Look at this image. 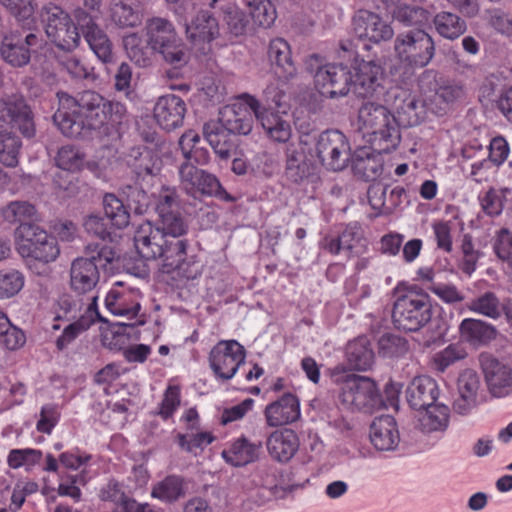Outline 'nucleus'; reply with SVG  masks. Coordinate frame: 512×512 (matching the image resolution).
<instances>
[{
    "label": "nucleus",
    "mask_w": 512,
    "mask_h": 512,
    "mask_svg": "<svg viewBox=\"0 0 512 512\" xmlns=\"http://www.w3.org/2000/svg\"><path fill=\"white\" fill-rule=\"evenodd\" d=\"M56 97L58 107L53 122L70 138H78L85 130L100 129L109 123L119 124L126 113L123 104L110 101L93 90L79 92L76 96L58 91Z\"/></svg>",
    "instance_id": "obj_1"
},
{
    "label": "nucleus",
    "mask_w": 512,
    "mask_h": 512,
    "mask_svg": "<svg viewBox=\"0 0 512 512\" xmlns=\"http://www.w3.org/2000/svg\"><path fill=\"white\" fill-rule=\"evenodd\" d=\"M360 130L369 136L368 142L379 153H390L401 142V133L396 116L376 102H364L358 110Z\"/></svg>",
    "instance_id": "obj_2"
},
{
    "label": "nucleus",
    "mask_w": 512,
    "mask_h": 512,
    "mask_svg": "<svg viewBox=\"0 0 512 512\" xmlns=\"http://www.w3.org/2000/svg\"><path fill=\"white\" fill-rule=\"evenodd\" d=\"M143 31L145 43L165 63L175 68L188 63L189 49L171 21L153 17L147 20Z\"/></svg>",
    "instance_id": "obj_3"
},
{
    "label": "nucleus",
    "mask_w": 512,
    "mask_h": 512,
    "mask_svg": "<svg viewBox=\"0 0 512 512\" xmlns=\"http://www.w3.org/2000/svg\"><path fill=\"white\" fill-rule=\"evenodd\" d=\"M84 256L74 259L70 267V286L78 294H89L100 279L99 269L107 266L117 258L111 245L88 243L84 248Z\"/></svg>",
    "instance_id": "obj_4"
},
{
    "label": "nucleus",
    "mask_w": 512,
    "mask_h": 512,
    "mask_svg": "<svg viewBox=\"0 0 512 512\" xmlns=\"http://www.w3.org/2000/svg\"><path fill=\"white\" fill-rule=\"evenodd\" d=\"M14 234L16 250L30 269L48 265L60 255L57 239L34 222L19 224Z\"/></svg>",
    "instance_id": "obj_5"
},
{
    "label": "nucleus",
    "mask_w": 512,
    "mask_h": 512,
    "mask_svg": "<svg viewBox=\"0 0 512 512\" xmlns=\"http://www.w3.org/2000/svg\"><path fill=\"white\" fill-rule=\"evenodd\" d=\"M419 85L425 93L427 109L436 116L446 115L465 96L463 85L453 80L438 79L435 70H425L419 79Z\"/></svg>",
    "instance_id": "obj_6"
},
{
    "label": "nucleus",
    "mask_w": 512,
    "mask_h": 512,
    "mask_svg": "<svg viewBox=\"0 0 512 512\" xmlns=\"http://www.w3.org/2000/svg\"><path fill=\"white\" fill-rule=\"evenodd\" d=\"M432 317V304L428 294L421 291H408L399 296L393 305L394 326L406 332H416L423 328Z\"/></svg>",
    "instance_id": "obj_7"
},
{
    "label": "nucleus",
    "mask_w": 512,
    "mask_h": 512,
    "mask_svg": "<svg viewBox=\"0 0 512 512\" xmlns=\"http://www.w3.org/2000/svg\"><path fill=\"white\" fill-rule=\"evenodd\" d=\"M41 18L48 39L58 49L74 51L80 44L81 32L77 21L60 6L49 3L42 7Z\"/></svg>",
    "instance_id": "obj_8"
},
{
    "label": "nucleus",
    "mask_w": 512,
    "mask_h": 512,
    "mask_svg": "<svg viewBox=\"0 0 512 512\" xmlns=\"http://www.w3.org/2000/svg\"><path fill=\"white\" fill-rule=\"evenodd\" d=\"M394 50L409 73L426 67L435 55V42L424 29H412L396 36Z\"/></svg>",
    "instance_id": "obj_9"
},
{
    "label": "nucleus",
    "mask_w": 512,
    "mask_h": 512,
    "mask_svg": "<svg viewBox=\"0 0 512 512\" xmlns=\"http://www.w3.org/2000/svg\"><path fill=\"white\" fill-rule=\"evenodd\" d=\"M339 400L350 410L371 413L383 405V400L375 381L354 373L343 377Z\"/></svg>",
    "instance_id": "obj_10"
},
{
    "label": "nucleus",
    "mask_w": 512,
    "mask_h": 512,
    "mask_svg": "<svg viewBox=\"0 0 512 512\" xmlns=\"http://www.w3.org/2000/svg\"><path fill=\"white\" fill-rule=\"evenodd\" d=\"M179 178L183 189L188 195L215 197L224 202H235L236 197L228 193L219 179L212 173L199 169L192 163L183 162L179 166Z\"/></svg>",
    "instance_id": "obj_11"
},
{
    "label": "nucleus",
    "mask_w": 512,
    "mask_h": 512,
    "mask_svg": "<svg viewBox=\"0 0 512 512\" xmlns=\"http://www.w3.org/2000/svg\"><path fill=\"white\" fill-rule=\"evenodd\" d=\"M315 151L322 166L330 171L345 169L351 160L349 140L336 129H328L318 135Z\"/></svg>",
    "instance_id": "obj_12"
},
{
    "label": "nucleus",
    "mask_w": 512,
    "mask_h": 512,
    "mask_svg": "<svg viewBox=\"0 0 512 512\" xmlns=\"http://www.w3.org/2000/svg\"><path fill=\"white\" fill-rule=\"evenodd\" d=\"M188 246L184 238L167 237L163 252L157 259L161 261L160 270L166 274L177 271L178 275L187 280L196 279L201 274L200 265L194 257H188Z\"/></svg>",
    "instance_id": "obj_13"
},
{
    "label": "nucleus",
    "mask_w": 512,
    "mask_h": 512,
    "mask_svg": "<svg viewBox=\"0 0 512 512\" xmlns=\"http://www.w3.org/2000/svg\"><path fill=\"white\" fill-rule=\"evenodd\" d=\"M73 16L80 27L81 36L95 56L103 63L112 62L114 57L113 44L105 30L98 23V17L88 13L82 7L75 9Z\"/></svg>",
    "instance_id": "obj_14"
},
{
    "label": "nucleus",
    "mask_w": 512,
    "mask_h": 512,
    "mask_svg": "<svg viewBox=\"0 0 512 512\" xmlns=\"http://www.w3.org/2000/svg\"><path fill=\"white\" fill-rule=\"evenodd\" d=\"M17 128L24 137L35 135L32 111L23 97L0 98V134Z\"/></svg>",
    "instance_id": "obj_15"
},
{
    "label": "nucleus",
    "mask_w": 512,
    "mask_h": 512,
    "mask_svg": "<svg viewBox=\"0 0 512 512\" xmlns=\"http://www.w3.org/2000/svg\"><path fill=\"white\" fill-rule=\"evenodd\" d=\"M245 349L236 340L220 341L210 351L209 364L214 374L222 379H231L245 362Z\"/></svg>",
    "instance_id": "obj_16"
},
{
    "label": "nucleus",
    "mask_w": 512,
    "mask_h": 512,
    "mask_svg": "<svg viewBox=\"0 0 512 512\" xmlns=\"http://www.w3.org/2000/svg\"><path fill=\"white\" fill-rule=\"evenodd\" d=\"M253 112L266 135L275 142L285 143L291 137V126L279 115V110H265L254 96L243 93L239 96Z\"/></svg>",
    "instance_id": "obj_17"
},
{
    "label": "nucleus",
    "mask_w": 512,
    "mask_h": 512,
    "mask_svg": "<svg viewBox=\"0 0 512 512\" xmlns=\"http://www.w3.org/2000/svg\"><path fill=\"white\" fill-rule=\"evenodd\" d=\"M41 44L42 38L39 34L29 32L21 36L12 33L3 37L0 55L12 67H24L30 62L31 49L41 47Z\"/></svg>",
    "instance_id": "obj_18"
},
{
    "label": "nucleus",
    "mask_w": 512,
    "mask_h": 512,
    "mask_svg": "<svg viewBox=\"0 0 512 512\" xmlns=\"http://www.w3.org/2000/svg\"><path fill=\"white\" fill-rule=\"evenodd\" d=\"M308 143L300 138L297 143H290L285 150V176L296 184L317 177V166L307 156Z\"/></svg>",
    "instance_id": "obj_19"
},
{
    "label": "nucleus",
    "mask_w": 512,
    "mask_h": 512,
    "mask_svg": "<svg viewBox=\"0 0 512 512\" xmlns=\"http://www.w3.org/2000/svg\"><path fill=\"white\" fill-rule=\"evenodd\" d=\"M353 31L360 40L379 44L393 38L394 30L379 14L367 9L358 10L352 19Z\"/></svg>",
    "instance_id": "obj_20"
},
{
    "label": "nucleus",
    "mask_w": 512,
    "mask_h": 512,
    "mask_svg": "<svg viewBox=\"0 0 512 512\" xmlns=\"http://www.w3.org/2000/svg\"><path fill=\"white\" fill-rule=\"evenodd\" d=\"M318 92L330 99L346 96L352 87V73L343 64H328L325 71L317 75Z\"/></svg>",
    "instance_id": "obj_21"
},
{
    "label": "nucleus",
    "mask_w": 512,
    "mask_h": 512,
    "mask_svg": "<svg viewBox=\"0 0 512 512\" xmlns=\"http://www.w3.org/2000/svg\"><path fill=\"white\" fill-rule=\"evenodd\" d=\"M384 69L374 60H361L352 75V88L360 97H373L384 90Z\"/></svg>",
    "instance_id": "obj_22"
},
{
    "label": "nucleus",
    "mask_w": 512,
    "mask_h": 512,
    "mask_svg": "<svg viewBox=\"0 0 512 512\" xmlns=\"http://www.w3.org/2000/svg\"><path fill=\"white\" fill-rule=\"evenodd\" d=\"M323 247L331 254L345 253L347 257L359 256L367 249V240L357 223L348 224L336 237L324 238Z\"/></svg>",
    "instance_id": "obj_23"
},
{
    "label": "nucleus",
    "mask_w": 512,
    "mask_h": 512,
    "mask_svg": "<svg viewBox=\"0 0 512 512\" xmlns=\"http://www.w3.org/2000/svg\"><path fill=\"white\" fill-rule=\"evenodd\" d=\"M151 158L148 157L145 164H140L135 169L136 180L133 184L125 185L122 193L126 197L127 206L137 215H143L151 205V197L143 186L147 178L150 180L155 175L154 165H150Z\"/></svg>",
    "instance_id": "obj_24"
},
{
    "label": "nucleus",
    "mask_w": 512,
    "mask_h": 512,
    "mask_svg": "<svg viewBox=\"0 0 512 512\" xmlns=\"http://www.w3.org/2000/svg\"><path fill=\"white\" fill-rule=\"evenodd\" d=\"M186 112L185 101L175 94L159 97L153 109L156 123L168 132L183 125Z\"/></svg>",
    "instance_id": "obj_25"
},
{
    "label": "nucleus",
    "mask_w": 512,
    "mask_h": 512,
    "mask_svg": "<svg viewBox=\"0 0 512 512\" xmlns=\"http://www.w3.org/2000/svg\"><path fill=\"white\" fill-rule=\"evenodd\" d=\"M481 366L492 396L501 398L512 393V368L509 365L487 356L481 360Z\"/></svg>",
    "instance_id": "obj_26"
},
{
    "label": "nucleus",
    "mask_w": 512,
    "mask_h": 512,
    "mask_svg": "<svg viewBox=\"0 0 512 512\" xmlns=\"http://www.w3.org/2000/svg\"><path fill=\"white\" fill-rule=\"evenodd\" d=\"M167 236L151 222L141 223L134 233V245L139 255L146 260H157L163 252Z\"/></svg>",
    "instance_id": "obj_27"
},
{
    "label": "nucleus",
    "mask_w": 512,
    "mask_h": 512,
    "mask_svg": "<svg viewBox=\"0 0 512 512\" xmlns=\"http://www.w3.org/2000/svg\"><path fill=\"white\" fill-rule=\"evenodd\" d=\"M108 16L117 28L134 29L143 22L144 6L139 0H110Z\"/></svg>",
    "instance_id": "obj_28"
},
{
    "label": "nucleus",
    "mask_w": 512,
    "mask_h": 512,
    "mask_svg": "<svg viewBox=\"0 0 512 512\" xmlns=\"http://www.w3.org/2000/svg\"><path fill=\"white\" fill-rule=\"evenodd\" d=\"M439 394L437 382L429 376L413 378L405 390L408 405L417 411L431 407L437 401Z\"/></svg>",
    "instance_id": "obj_29"
},
{
    "label": "nucleus",
    "mask_w": 512,
    "mask_h": 512,
    "mask_svg": "<svg viewBox=\"0 0 512 512\" xmlns=\"http://www.w3.org/2000/svg\"><path fill=\"white\" fill-rule=\"evenodd\" d=\"M396 120L400 126L414 127L422 123L426 117L425 99L420 101L406 91L395 95Z\"/></svg>",
    "instance_id": "obj_30"
},
{
    "label": "nucleus",
    "mask_w": 512,
    "mask_h": 512,
    "mask_svg": "<svg viewBox=\"0 0 512 512\" xmlns=\"http://www.w3.org/2000/svg\"><path fill=\"white\" fill-rule=\"evenodd\" d=\"M369 437L373 446L379 451H393L400 442L397 422L390 415L374 419L370 425Z\"/></svg>",
    "instance_id": "obj_31"
},
{
    "label": "nucleus",
    "mask_w": 512,
    "mask_h": 512,
    "mask_svg": "<svg viewBox=\"0 0 512 512\" xmlns=\"http://www.w3.org/2000/svg\"><path fill=\"white\" fill-rule=\"evenodd\" d=\"M267 424L277 427L292 423L300 417V403L292 393H285L280 399L266 406Z\"/></svg>",
    "instance_id": "obj_32"
},
{
    "label": "nucleus",
    "mask_w": 512,
    "mask_h": 512,
    "mask_svg": "<svg viewBox=\"0 0 512 512\" xmlns=\"http://www.w3.org/2000/svg\"><path fill=\"white\" fill-rule=\"evenodd\" d=\"M270 456L278 462H288L299 449V439L292 429L276 430L266 442Z\"/></svg>",
    "instance_id": "obj_33"
},
{
    "label": "nucleus",
    "mask_w": 512,
    "mask_h": 512,
    "mask_svg": "<svg viewBox=\"0 0 512 512\" xmlns=\"http://www.w3.org/2000/svg\"><path fill=\"white\" fill-rule=\"evenodd\" d=\"M248 108L245 103L225 106L220 111L217 122L221 123L230 134L247 135L253 127V118Z\"/></svg>",
    "instance_id": "obj_34"
},
{
    "label": "nucleus",
    "mask_w": 512,
    "mask_h": 512,
    "mask_svg": "<svg viewBox=\"0 0 512 512\" xmlns=\"http://www.w3.org/2000/svg\"><path fill=\"white\" fill-rule=\"evenodd\" d=\"M268 57L272 65L276 67V75L289 81L296 77L297 68L292 60L291 48L283 38L271 40L268 47Z\"/></svg>",
    "instance_id": "obj_35"
},
{
    "label": "nucleus",
    "mask_w": 512,
    "mask_h": 512,
    "mask_svg": "<svg viewBox=\"0 0 512 512\" xmlns=\"http://www.w3.org/2000/svg\"><path fill=\"white\" fill-rule=\"evenodd\" d=\"M262 442H251L242 436L236 439L228 449L222 451L223 459L234 467H243L259 459Z\"/></svg>",
    "instance_id": "obj_36"
},
{
    "label": "nucleus",
    "mask_w": 512,
    "mask_h": 512,
    "mask_svg": "<svg viewBox=\"0 0 512 512\" xmlns=\"http://www.w3.org/2000/svg\"><path fill=\"white\" fill-rule=\"evenodd\" d=\"M89 301L90 302L87 304L84 315L66 326L62 334L57 338L56 347L58 350H64L81 332L87 330L96 321L106 322L97 310V297H94Z\"/></svg>",
    "instance_id": "obj_37"
},
{
    "label": "nucleus",
    "mask_w": 512,
    "mask_h": 512,
    "mask_svg": "<svg viewBox=\"0 0 512 512\" xmlns=\"http://www.w3.org/2000/svg\"><path fill=\"white\" fill-rule=\"evenodd\" d=\"M186 34L193 43H210L219 35L218 21L210 11L201 10L186 25Z\"/></svg>",
    "instance_id": "obj_38"
},
{
    "label": "nucleus",
    "mask_w": 512,
    "mask_h": 512,
    "mask_svg": "<svg viewBox=\"0 0 512 512\" xmlns=\"http://www.w3.org/2000/svg\"><path fill=\"white\" fill-rule=\"evenodd\" d=\"M460 333L463 339L471 344H486L495 339L497 330L485 321L467 318L460 324Z\"/></svg>",
    "instance_id": "obj_39"
},
{
    "label": "nucleus",
    "mask_w": 512,
    "mask_h": 512,
    "mask_svg": "<svg viewBox=\"0 0 512 512\" xmlns=\"http://www.w3.org/2000/svg\"><path fill=\"white\" fill-rule=\"evenodd\" d=\"M346 357L351 369L366 371L374 363V352L366 338H358L348 343Z\"/></svg>",
    "instance_id": "obj_40"
},
{
    "label": "nucleus",
    "mask_w": 512,
    "mask_h": 512,
    "mask_svg": "<svg viewBox=\"0 0 512 512\" xmlns=\"http://www.w3.org/2000/svg\"><path fill=\"white\" fill-rule=\"evenodd\" d=\"M200 136L193 130L185 132L179 139V147L182 151L185 162L192 163L194 166H204L210 162L209 151L199 146Z\"/></svg>",
    "instance_id": "obj_41"
},
{
    "label": "nucleus",
    "mask_w": 512,
    "mask_h": 512,
    "mask_svg": "<svg viewBox=\"0 0 512 512\" xmlns=\"http://www.w3.org/2000/svg\"><path fill=\"white\" fill-rule=\"evenodd\" d=\"M383 170L381 160L365 149L356 152L352 158V171L354 175L364 181H374Z\"/></svg>",
    "instance_id": "obj_42"
},
{
    "label": "nucleus",
    "mask_w": 512,
    "mask_h": 512,
    "mask_svg": "<svg viewBox=\"0 0 512 512\" xmlns=\"http://www.w3.org/2000/svg\"><path fill=\"white\" fill-rule=\"evenodd\" d=\"M433 23L440 36L449 40H455L467 30L464 19L455 13L441 11L434 16Z\"/></svg>",
    "instance_id": "obj_43"
},
{
    "label": "nucleus",
    "mask_w": 512,
    "mask_h": 512,
    "mask_svg": "<svg viewBox=\"0 0 512 512\" xmlns=\"http://www.w3.org/2000/svg\"><path fill=\"white\" fill-rule=\"evenodd\" d=\"M425 413L419 418V425L423 432L431 433L443 431L449 423L450 409L447 405L437 404L424 408Z\"/></svg>",
    "instance_id": "obj_44"
},
{
    "label": "nucleus",
    "mask_w": 512,
    "mask_h": 512,
    "mask_svg": "<svg viewBox=\"0 0 512 512\" xmlns=\"http://www.w3.org/2000/svg\"><path fill=\"white\" fill-rule=\"evenodd\" d=\"M105 217L117 229H123L130 223V213L127 207L113 193H106L102 200Z\"/></svg>",
    "instance_id": "obj_45"
},
{
    "label": "nucleus",
    "mask_w": 512,
    "mask_h": 512,
    "mask_svg": "<svg viewBox=\"0 0 512 512\" xmlns=\"http://www.w3.org/2000/svg\"><path fill=\"white\" fill-rule=\"evenodd\" d=\"M392 17L405 27L422 29L428 23L430 13L423 7L403 4L394 8Z\"/></svg>",
    "instance_id": "obj_46"
},
{
    "label": "nucleus",
    "mask_w": 512,
    "mask_h": 512,
    "mask_svg": "<svg viewBox=\"0 0 512 512\" xmlns=\"http://www.w3.org/2000/svg\"><path fill=\"white\" fill-rule=\"evenodd\" d=\"M0 3L23 28L32 30L36 27L33 0H0Z\"/></svg>",
    "instance_id": "obj_47"
},
{
    "label": "nucleus",
    "mask_w": 512,
    "mask_h": 512,
    "mask_svg": "<svg viewBox=\"0 0 512 512\" xmlns=\"http://www.w3.org/2000/svg\"><path fill=\"white\" fill-rule=\"evenodd\" d=\"M502 306L499 297L491 291H487L472 299L467 305L470 311L494 320L501 317Z\"/></svg>",
    "instance_id": "obj_48"
},
{
    "label": "nucleus",
    "mask_w": 512,
    "mask_h": 512,
    "mask_svg": "<svg viewBox=\"0 0 512 512\" xmlns=\"http://www.w3.org/2000/svg\"><path fill=\"white\" fill-rule=\"evenodd\" d=\"M97 297L96 295H88L86 301L79 296L63 294L58 299L59 314L56 319L66 318L67 320H78L83 316L87 308L89 300Z\"/></svg>",
    "instance_id": "obj_49"
},
{
    "label": "nucleus",
    "mask_w": 512,
    "mask_h": 512,
    "mask_svg": "<svg viewBox=\"0 0 512 512\" xmlns=\"http://www.w3.org/2000/svg\"><path fill=\"white\" fill-rule=\"evenodd\" d=\"M409 351L408 341L397 334L385 333L378 340V353L383 358H400Z\"/></svg>",
    "instance_id": "obj_50"
},
{
    "label": "nucleus",
    "mask_w": 512,
    "mask_h": 512,
    "mask_svg": "<svg viewBox=\"0 0 512 512\" xmlns=\"http://www.w3.org/2000/svg\"><path fill=\"white\" fill-rule=\"evenodd\" d=\"M26 342L24 332L13 325L8 316L0 311V344L14 351L20 349Z\"/></svg>",
    "instance_id": "obj_51"
},
{
    "label": "nucleus",
    "mask_w": 512,
    "mask_h": 512,
    "mask_svg": "<svg viewBox=\"0 0 512 512\" xmlns=\"http://www.w3.org/2000/svg\"><path fill=\"white\" fill-rule=\"evenodd\" d=\"M21 147V139L13 132L0 134V163L6 167H16Z\"/></svg>",
    "instance_id": "obj_52"
},
{
    "label": "nucleus",
    "mask_w": 512,
    "mask_h": 512,
    "mask_svg": "<svg viewBox=\"0 0 512 512\" xmlns=\"http://www.w3.org/2000/svg\"><path fill=\"white\" fill-rule=\"evenodd\" d=\"M158 228L167 237L182 238L188 232V223L179 210L158 215Z\"/></svg>",
    "instance_id": "obj_53"
},
{
    "label": "nucleus",
    "mask_w": 512,
    "mask_h": 512,
    "mask_svg": "<svg viewBox=\"0 0 512 512\" xmlns=\"http://www.w3.org/2000/svg\"><path fill=\"white\" fill-rule=\"evenodd\" d=\"M35 207L26 201H12L2 208L1 214L8 223H33Z\"/></svg>",
    "instance_id": "obj_54"
},
{
    "label": "nucleus",
    "mask_w": 512,
    "mask_h": 512,
    "mask_svg": "<svg viewBox=\"0 0 512 512\" xmlns=\"http://www.w3.org/2000/svg\"><path fill=\"white\" fill-rule=\"evenodd\" d=\"M183 481L178 476H167L155 485L151 495L166 502H174L183 495Z\"/></svg>",
    "instance_id": "obj_55"
},
{
    "label": "nucleus",
    "mask_w": 512,
    "mask_h": 512,
    "mask_svg": "<svg viewBox=\"0 0 512 512\" xmlns=\"http://www.w3.org/2000/svg\"><path fill=\"white\" fill-rule=\"evenodd\" d=\"M249 18L262 27H270L276 19V10L270 0H250Z\"/></svg>",
    "instance_id": "obj_56"
},
{
    "label": "nucleus",
    "mask_w": 512,
    "mask_h": 512,
    "mask_svg": "<svg viewBox=\"0 0 512 512\" xmlns=\"http://www.w3.org/2000/svg\"><path fill=\"white\" fill-rule=\"evenodd\" d=\"M24 286V276L18 270L0 271V299H8L20 292Z\"/></svg>",
    "instance_id": "obj_57"
},
{
    "label": "nucleus",
    "mask_w": 512,
    "mask_h": 512,
    "mask_svg": "<svg viewBox=\"0 0 512 512\" xmlns=\"http://www.w3.org/2000/svg\"><path fill=\"white\" fill-rule=\"evenodd\" d=\"M84 155L73 145L59 148L55 157L57 167L66 171H77L83 165Z\"/></svg>",
    "instance_id": "obj_58"
},
{
    "label": "nucleus",
    "mask_w": 512,
    "mask_h": 512,
    "mask_svg": "<svg viewBox=\"0 0 512 512\" xmlns=\"http://www.w3.org/2000/svg\"><path fill=\"white\" fill-rule=\"evenodd\" d=\"M223 20L231 34L243 35L249 24V16L236 6H227L223 10Z\"/></svg>",
    "instance_id": "obj_59"
},
{
    "label": "nucleus",
    "mask_w": 512,
    "mask_h": 512,
    "mask_svg": "<svg viewBox=\"0 0 512 512\" xmlns=\"http://www.w3.org/2000/svg\"><path fill=\"white\" fill-rule=\"evenodd\" d=\"M427 289L441 301L449 305H455L464 301V294L453 284L431 281Z\"/></svg>",
    "instance_id": "obj_60"
},
{
    "label": "nucleus",
    "mask_w": 512,
    "mask_h": 512,
    "mask_svg": "<svg viewBox=\"0 0 512 512\" xmlns=\"http://www.w3.org/2000/svg\"><path fill=\"white\" fill-rule=\"evenodd\" d=\"M180 209V199L175 188L162 186L157 194L155 211L157 215Z\"/></svg>",
    "instance_id": "obj_61"
},
{
    "label": "nucleus",
    "mask_w": 512,
    "mask_h": 512,
    "mask_svg": "<svg viewBox=\"0 0 512 512\" xmlns=\"http://www.w3.org/2000/svg\"><path fill=\"white\" fill-rule=\"evenodd\" d=\"M496 256L512 268V233L507 228L500 229L493 243Z\"/></svg>",
    "instance_id": "obj_62"
},
{
    "label": "nucleus",
    "mask_w": 512,
    "mask_h": 512,
    "mask_svg": "<svg viewBox=\"0 0 512 512\" xmlns=\"http://www.w3.org/2000/svg\"><path fill=\"white\" fill-rule=\"evenodd\" d=\"M388 188L381 183H374L368 187L367 198L369 205L375 211V217L385 215Z\"/></svg>",
    "instance_id": "obj_63"
},
{
    "label": "nucleus",
    "mask_w": 512,
    "mask_h": 512,
    "mask_svg": "<svg viewBox=\"0 0 512 512\" xmlns=\"http://www.w3.org/2000/svg\"><path fill=\"white\" fill-rule=\"evenodd\" d=\"M465 357L463 349L454 344H450L442 351L435 354L433 358L434 366L439 372H444L449 366Z\"/></svg>",
    "instance_id": "obj_64"
}]
</instances>
